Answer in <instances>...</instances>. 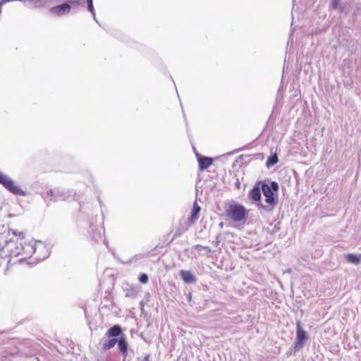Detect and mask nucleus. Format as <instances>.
Here are the masks:
<instances>
[{"instance_id":"f257e3e1","label":"nucleus","mask_w":361,"mask_h":361,"mask_svg":"<svg viewBox=\"0 0 361 361\" xmlns=\"http://www.w3.org/2000/svg\"><path fill=\"white\" fill-rule=\"evenodd\" d=\"M261 189L265 197V202L267 205L262 204H259V208H262L266 212H271L277 204V196L274 192L279 190V185L275 181H271L270 185L266 183H261Z\"/></svg>"},{"instance_id":"f03ea898","label":"nucleus","mask_w":361,"mask_h":361,"mask_svg":"<svg viewBox=\"0 0 361 361\" xmlns=\"http://www.w3.org/2000/svg\"><path fill=\"white\" fill-rule=\"evenodd\" d=\"M247 210L241 204H233L227 209V216L234 222H244L246 219Z\"/></svg>"},{"instance_id":"7ed1b4c3","label":"nucleus","mask_w":361,"mask_h":361,"mask_svg":"<svg viewBox=\"0 0 361 361\" xmlns=\"http://www.w3.org/2000/svg\"><path fill=\"white\" fill-rule=\"evenodd\" d=\"M0 184L10 192L16 195L25 196V192L7 176L0 172Z\"/></svg>"},{"instance_id":"20e7f679","label":"nucleus","mask_w":361,"mask_h":361,"mask_svg":"<svg viewBox=\"0 0 361 361\" xmlns=\"http://www.w3.org/2000/svg\"><path fill=\"white\" fill-rule=\"evenodd\" d=\"M81 3V0H71L69 2L63 3L60 5L53 6L50 8V12L56 16H61L68 13L71 9V5L78 6Z\"/></svg>"},{"instance_id":"39448f33","label":"nucleus","mask_w":361,"mask_h":361,"mask_svg":"<svg viewBox=\"0 0 361 361\" xmlns=\"http://www.w3.org/2000/svg\"><path fill=\"white\" fill-rule=\"evenodd\" d=\"M296 327V339L294 343V348L298 350L303 348L308 337L306 331L302 329L300 322H297Z\"/></svg>"},{"instance_id":"423d86ee","label":"nucleus","mask_w":361,"mask_h":361,"mask_svg":"<svg viewBox=\"0 0 361 361\" xmlns=\"http://www.w3.org/2000/svg\"><path fill=\"white\" fill-rule=\"evenodd\" d=\"M35 252V249L30 243H25L22 247V251L16 253V255H24L23 259L32 256ZM23 259V258L21 259Z\"/></svg>"},{"instance_id":"0eeeda50","label":"nucleus","mask_w":361,"mask_h":361,"mask_svg":"<svg viewBox=\"0 0 361 361\" xmlns=\"http://www.w3.org/2000/svg\"><path fill=\"white\" fill-rule=\"evenodd\" d=\"M259 183H257L249 192V197L255 202H259L261 200L262 189L259 186Z\"/></svg>"},{"instance_id":"6e6552de","label":"nucleus","mask_w":361,"mask_h":361,"mask_svg":"<svg viewBox=\"0 0 361 361\" xmlns=\"http://www.w3.org/2000/svg\"><path fill=\"white\" fill-rule=\"evenodd\" d=\"M180 275L184 282L187 283H193L196 281V278L190 271L181 270Z\"/></svg>"},{"instance_id":"1a4fd4ad","label":"nucleus","mask_w":361,"mask_h":361,"mask_svg":"<svg viewBox=\"0 0 361 361\" xmlns=\"http://www.w3.org/2000/svg\"><path fill=\"white\" fill-rule=\"evenodd\" d=\"M200 209H201V208L198 205L197 202H195L193 204V207L192 209L191 215L189 219V222L190 224H194L197 220V219L199 218V214H200Z\"/></svg>"},{"instance_id":"9d476101","label":"nucleus","mask_w":361,"mask_h":361,"mask_svg":"<svg viewBox=\"0 0 361 361\" xmlns=\"http://www.w3.org/2000/svg\"><path fill=\"white\" fill-rule=\"evenodd\" d=\"M199 167L201 170L209 168L213 163V159L209 157H200L198 159Z\"/></svg>"},{"instance_id":"9b49d317","label":"nucleus","mask_w":361,"mask_h":361,"mask_svg":"<svg viewBox=\"0 0 361 361\" xmlns=\"http://www.w3.org/2000/svg\"><path fill=\"white\" fill-rule=\"evenodd\" d=\"M122 332L121 328L118 325H114L111 327L106 332V335L108 337H116L119 336Z\"/></svg>"},{"instance_id":"f8f14e48","label":"nucleus","mask_w":361,"mask_h":361,"mask_svg":"<svg viewBox=\"0 0 361 361\" xmlns=\"http://www.w3.org/2000/svg\"><path fill=\"white\" fill-rule=\"evenodd\" d=\"M117 343L120 352L123 355H126L128 351V343L125 338H121L119 340H118Z\"/></svg>"},{"instance_id":"ddd939ff","label":"nucleus","mask_w":361,"mask_h":361,"mask_svg":"<svg viewBox=\"0 0 361 361\" xmlns=\"http://www.w3.org/2000/svg\"><path fill=\"white\" fill-rule=\"evenodd\" d=\"M347 261L353 264H358L361 261V255L355 254H348L345 255Z\"/></svg>"},{"instance_id":"4468645a","label":"nucleus","mask_w":361,"mask_h":361,"mask_svg":"<svg viewBox=\"0 0 361 361\" xmlns=\"http://www.w3.org/2000/svg\"><path fill=\"white\" fill-rule=\"evenodd\" d=\"M118 341V339L116 338H111L109 339L104 343H102V348L104 350H108L115 346Z\"/></svg>"},{"instance_id":"2eb2a0df","label":"nucleus","mask_w":361,"mask_h":361,"mask_svg":"<svg viewBox=\"0 0 361 361\" xmlns=\"http://www.w3.org/2000/svg\"><path fill=\"white\" fill-rule=\"evenodd\" d=\"M279 161V158L277 154H274L269 156L267 160L266 166L269 168L274 165H275Z\"/></svg>"},{"instance_id":"dca6fc26","label":"nucleus","mask_w":361,"mask_h":361,"mask_svg":"<svg viewBox=\"0 0 361 361\" xmlns=\"http://www.w3.org/2000/svg\"><path fill=\"white\" fill-rule=\"evenodd\" d=\"M56 196V193L53 190H49L44 192V197L50 201L54 200Z\"/></svg>"},{"instance_id":"f3484780","label":"nucleus","mask_w":361,"mask_h":361,"mask_svg":"<svg viewBox=\"0 0 361 361\" xmlns=\"http://www.w3.org/2000/svg\"><path fill=\"white\" fill-rule=\"evenodd\" d=\"M194 250L198 252L204 251L206 254H208L211 252V250L208 247H204L201 245H196L194 246Z\"/></svg>"},{"instance_id":"a211bd4d","label":"nucleus","mask_w":361,"mask_h":361,"mask_svg":"<svg viewBox=\"0 0 361 361\" xmlns=\"http://www.w3.org/2000/svg\"><path fill=\"white\" fill-rule=\"evenodd\" d=\"M9 232H11L13 235L17 236L19 239H23L25 238V233L22 231H16L13 229H10Z\"/></svg>"},{"instance_id":"6ab92c4d","label":"nucleus","mask_w":361,"mask_h":361,"mask_svg":"<svg viewBox=\"0 0 361 361\" xmlns=\"http://www.w3.org/2000/svg\"><path fill=\"white\" fill-rule=\"evenodd\" d=\"M339 1L340 0H331L332 8L334 9L340 8L341 11L342 12L343 9L339 6Z\"/></svg>"},{"instance_id":"aec40b11","label":"nucleus","mask_w":361,"mask_h":361,"mask_svg":"<svg viewBox=\"0 0 361 361\" xmlns=\"http://www.w3.org/2000/svg\"><path fill=\"white\" fill-rule=\"evenodd\" d=\"M139 281L142 283H147L148 282V276L146 274H140Z\"/></svg>"},{"instance_id":"412c9836","label":"nucleus","mask_w":361,"mask_h":361,"mask_svg":"<svg viewBox=\"0 0 361 361\" xmlns=\"http://www.w3.org/2000/svg\"><path fill=\"white\" fill-rule=\"evenodd\" d=\"M88 10L94 13L93 0H87Z\"/></svg>"},{"instance_id":"4be33fe9","label":"nucleus","mask_w":361,"mask_h":361,"mask_svg":"<svg viewBox=\"0 0 361 361\" xmlns=\"http://www.w3.org/2000/svg\"><path fill=\"white\" fill-rule=\"evenodd\" d=\"M234 185H235V188L238 190H239L240 188V183L238 180V178H235V180L234 181Z\"/></svg>"}]
</instances>
